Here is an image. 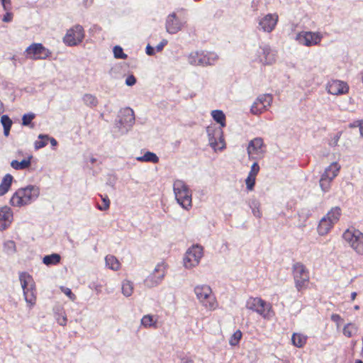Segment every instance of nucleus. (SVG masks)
<instances>
[{
	"instance_id": "nucleus-1",
	"label": "nucleus",
	"mask_w": 363,
	"mask_h": 363,
	"mask_svg": "<svg viewBox=\"0 0 363 363\" xmlns=\"http://www.w3.org/2000/svg\"><path fill=\"white\" fill-rule=\"evenodd\" d=\"M214 121L220 125V128L216 126H208L206 131L208 136L210 146L215 150H223L225 147L223 135V128L225 127V116L222 111L214 110L211 112Z\"/></svg>"
},
{
	"instance_id": "nucleus-2",
	"label": "nucleus",
	"mask_w": 363,
	"mask_h": 363,
	"mask_svg": "<svg viewBox=\"0 0 363 363\" xmlns=\"http://www.w3.org/2000/svg\"><path fill=\"white\" fill-rule=\"evenodd\" d=\"M40 195V189L34 185H28L25 188L18 189L10 200L11 206L21 207L30 204Z\"/></svg>"
},
{
	"instance_id": "nucleus-3",
	"label": "nucleus",
	"mask_w": 363,
	"mask_h": 363,
	"mask_svg": "<svg viewBox=\"0 0 363 363\" xmlns=\"http://www.w3.org/2000/svg\"><path fill=\"white\" fill-rule=\"evenodd\" d=\"M19 279L23 291V296L28 306L32 308L36 303V289L33 277L27 272H21Z\"/></svg>"
},
{
	"instance_id": "nucleus-4",
	"label": "nucleus",
	"mask_w": 363,
	"mask_h": 363,
	"mask_svg": "<svg viewBox=\"0 0 363 363\" xmlns=\"http://www.w3.org/2000/svg\"><path fill=\"white\" fill-rule=\"evenodd\" d=\"M291 272L296 290L302 292L307 289L310 282V273L306 267L301 262H295L292 265Z\"/></svg>"
},
{
	"instance_id": "nucleus-5",
	"label": "nucleus",
	"mask_w": 363,
	"mask_h": 363,
	"mask_svg": "<svg viewBox=\"0 0 363 363\" xmlns=\"http://www.w3.org/2000/svg\"><path fill=\"white\" fill-rule=\"evenodd\" d=\"M175 199L184 209L189 210L192 206V195L188 186L182 180H176L174 183Z\"/></svg>"
},
{
	"instance_id": "nucleus-6",
	"label": "nucleus",
	"mask_w": 363,
	"mask_h": 363,
	"mask_svg": "<svg viewBox=\"0 0 363 363\" xmlns=\"http://www.w3.org/2000/svg\"><path fill=\"white\" fill-rule=\"evenodd\" d=\"M194 293L198 300L206 309L214 311L218 308V301L210 286L207 285L196 286L194 288Z\"/></svg>"
},
{
	"instance_id": "nucleus-7",
	"label": "nucleus",
	"mask_w": 363,
	"mask_h": 363,
	"mask_svg": "<svg viewBox=\"0 0 363 363\" xmlns=\"http://www.w3.org/2000/svg\"><path fill=\"white\" fill-rule=\"evenodd\" d=\"M345 242L359 255H363V233L354 227L347 228L342 234Z\"/></svg>"
},
{
	"instance_id": "nucleus-8",
	"label": "nucleus",
	"mask_w": 363,
	"mask_h": 363,
	"mask_svg": "<svg viewBox=\"0 0 363 363\" xmlns=\"http://www.w3.org/2000/svg\"><path fill=\"white\" fill-rule=\"evenodd\" d=\"M246 308L264 319H270L274 315L272 305L259 297H250L246 301Z\"/></svg>"
},
{
	"instance_id": "nucleus-9",
	"label": "nucleus",
	"mask_w": 363,
	"mask_h": 363,
	"mask_svg": "<svg viewBox=\"0 0 363 363\" xmlns=\"http://www.w3.org/2000/svg\"><path fill=\"white\" fill-rule=\"evenodd\" d=\"M85 36L83 27L80 25H74L67 30L63 38V42L68 46H75L81 43Z\"/></svg>"
},
{
	"instance_id": "nucleus-10",
	"label": "nucleus",
	"mask_w": 363,
	"mask_h": 363,
	"mask_svg": "<svg viewBox=\"0 0 363 363\" xmlns=\"http://www.w3.org/2000/svg\"><path fill=\"white\" fill-rule=\"evenodd\" d=\"M25 54L27 58L38 60L48 58L52 52L43 46V44L34 43L26 49Z\"/></svg>"
},
{
	"instance_id": "nucleus-11",
	"label": "nucleus",
	"mask_w": 363,
	"mask_h": 363,
	"mask_svg": "<svg viewBox=\"0 0 363 363\" xmlns=\"http://www.w3.org/2000/svg\"><path fill=\"white\" fill-rule=\"evenodd\" d=\"M203 247L200 245H193L186 252L184 257V265L186 268L191 269L196 267L200 262L203 257Z\"/></svg>"
},
{
	"instance_id": "nucleus-12",
	"label": "nucleus",
	"mask_w": 363,
	"mask_h": 363,
	"mask_svg": "<svg viewBox=\"0 0 363 363\" xmlns=\"http://www.w3.org/2000/svg\"><path fill=\"white\" fill-rule=\"evenodd\" d=\"M273 97L271 94L259 95L252 104L250 111L254 115H259L267 111L272 103Z\"/></svg>"
},
{
	"instance_id": "nucleus-13",
	"label": "nucleus",
	"mask_w": 363,
	"mask_h": 363,
	"mask_svg": "<svg viewBox=\"0 0 363 363\" xmlns=\"http://www.w3.org/2000/svg\"><path fill=\"white\" fill-rule=\"evenodd\" d=\"M322 38V35L318 32L301 31L296 35L298 43L307 47L319 44Z\"/></svg>"
},
{
	"instance_id": "nucleus-14",
	"label": "nucleus",
	"mask_w": 363,
	"mask_h": 363,
	"mask_svg": "<svg viewBox=\"0 0 363 363\" xmlns=\"http://www.w3.org/2000/svg\"><path fill=\"white\" fill-rule=\"evenodd\" d=\"M265 147L262 138H255L250 140L247 148L249 157L255 160L262 158L265 152Z\"/></svg>"
},
{
	"instance_id": "nucleus-15",
	"label": "nucleus",
	"mask_w": 363,
	"mask_h": 363,
	"mask_svg": "<svg viewBox=\"0 0 363 363\" xmlns=\"http://www.w3.org/2000/svg\"><path fill=\"white\" fill-rule=\"evenodd\" d=\"M166 269L167 265L164 262L157 264L153 272L145 279V285L152 287L160 283L165 276Z\"/></svg>"
},
{
	"instance_id": "nucleus-16",
	"label": "nucleus",
	"mask_w": 363,
	"mask_h": 363,
	"mask_svg": "<svg viewBox=\"0 0 363 363\" xmlns=\"http://www.w3.org/2000/svg\"><path fill=\"white\" fill-rule=\"evenodd\" d=\"M326 89L330 94L342 95L348 93L349 86L345 82L338 79H332L328 82Z\"/></svg>"
},
{
	"instance_id": "nucleus-17",
	"label": "nucleus",
	"mask_w": 363,
	"mask_h": 363,
	"mask_svg": "<svg viewBox=\"0 0 363 363\" xmlns=\"http://www.w3.org/2000/svg\"><path fill=\"white\" fill-rule=\"evenodd\" d=\"M257 55L259 62L263 65H271L275 62V54L268 45L260 47Z\"/></svg>"
},
{
	"instance_id": "nucleus-18",
	"label": "nucleus",
	"mask_w": 363,
	"mask_h": 363,
	"mask_svg": "<svg viewBox=\"0 0 363 363\" xmlns=\"http://www.w3.org/2000/svg\"><path fill=\"white\" fill-rule=\"evenodd\" d=\"M182 23L177 18L175 13L169 14L166 20V30L170 34H175L181 30Z\"/></svg>"
},
{
	"instance_id": "nucleus-19",
	"label": "nucleus",
	"mask_w": 363,
	"mask_h": 363,
	"mask_svg": "<svg viewBox=\"0 0 363 363\" xmlns=\"http://www.w3.org/2000/svg\"><path fill=\"white\" fill-rule=\"evenodd\" d=\"M13 212L8 206L0 208V230H6L12 223Z\"/></svg>"
},
{
	"instance_id": "nucleus-20",
	"label": "nucleus",
	"mask_w": 363,
	"mask_h": 363,
	"mask_svg": "<svg viewBox=\"0 0 363 363\" xmlns=\"http://www.w3.org/2000/svg\"><path fill=\"white\" fill-rule=\"evenodd\" d=\"M278 18L277 14H267L259 21V25L264 31L270 33L275 28Z\"/></svg>"
},
{
	"instance_id": "nucleus-21",
	"label": "nucleus",
	"mask_w": 363,
	"mask_h": 363,
	"mask_svg": "<svg viewBox=\"0 0 363 363\" xmlns=\"http://www.w3.org/2000/svg\"><path fill=\"white\" fill-rule=\"evenodd\" d=\"M201 66L213 65L218 60V56L213 52H200Z\"/></svg>"
},
{
	"instance_id": "nucleus-22",
	"label": "nucleus",
	"mask_w": 363,
	"mask_h": 363,
	"mask_svg": "<svg viewBox=\"0 0 363 363\" xmlns=\"http://www.w3.org/2000/svg\"><path fill=\"white\" fill-rule=\"evenodd\" d=\"M334 224L330 221L325 216L320 220L317 228V230L320 235H325L328 234L330 230L333 228Z\"/></svg>"
},
{
	"instance_id": "nucleus-23",
	"label": "nucleus",
	"mask_w": 363,
	"mask_h": 363,
	"mask_svg": "<svg viewBox=\"0 0 363 363\" xmlns=\"http://www.w3.org/2000/svg\"><path fill=\"white\" fill-rule=\"evenodd\" d=\"M340 169V165L335 162L330 164L324 171L323 175L332 181L337 176Z\"/></svg>"
},
{
	"instance_id": "nucleus-24",
	"label": "nucleus",
	"mask_w": 363,
	"mask_h": 363,
	"mask_svg": "<svg viewBox=\"0 0 363 363\" xmlns=\"http://www.w3.org/2000/svg\"><path fill=\"white\" fill-rule=\"evenodd\" d=\"M106 265L110 269L118 271L121 267V264L119 260L112 255H108L105 257Z\"/></svg>"
},
{
	"instance_id": "nucleus-25",
	"label": "nucleus",
	"mask_w": 363,
	"mask_h": 363,
	"mask_svg": "<svg viewBox=\"0 0 363 363\" xmlns=\"http://www.w3.org/2000/svg\"><path fill=\"white\" fill-rule=\"evenodd\" d=\"M13 177L10 174H6L0 184V196L6 194L12 184Z\"/></svg>"
},
{
	"instance_id": "nucleus-26",
	"label": "nucleus",
	"mask_w": 363,
	"mask_h": 363,
	"mask_svg": "<svg viewBox=\"0 0 363 363\" xmlns=\"http://www.w3.org/2000/svg\"><path fill=\"white\" fill-rule=\"evenodd\" d=\"M307 336L301 333H294L291 337L292 344L299 348L303 347L307 342Z\"/></svg>"
},
{
	"instance_id": "nucleus-27",
	"label": "nucleus",
	"mask_w": 363,
	"mask_h": 363,
	"mask_svg": "<svg viewBox=\"0 0 363 363\" xmlns=\"http://www.w3.org/2000/svg\"><path fill=\"white\" fill-rule=\"evenodd\" d=\"M138 162H152L156 164L159 162V157L152 152H146L144 155L136 157Z\"/></svg>"
},
{
	"instance_id": "nucleus-28",
	"label": "nucleus",
	"mask_w": 363,
	"mask_h": 363,
	"mask_svg": "<svg viewBox=\"0 0 363 363\" xmlns=\"http://www.w3.org/2000/svg\"><path fill=\"white\" fill-rule=\"evenodd\" d=\"M31 158L32 156H29L28 158L24 159L21 162H18V160H13L11 162V166L16 170L27 169L30 165Z\"/></svg>"
},
{
	"instance_id": "nucleus-29",
	"label": "nucleus",
	"mask_w": 363,
	"mask_h": 363,
	"mask_svg": "<svg viewBox=\"0 0 363 363\" xmlns=\"http://www.w3.org/2000/svg\"><path fill=\"white\" fill-rule=\"evenodd\" d=\"M341 216V209L339 207H334L330 209V211L325 216L326 218L333 222L335 225L340 219Z\"/></svg>"
},
{
	"instance_id": "nucleus-30",
	"label": "nucleus",
	"mask_w": 363,
	"mask_h": 363,
	"mask_svg": "<svg viewBox=\"0 0 363 363\" xmlns=\"http://www.w3.org/2000/svg\"><path fill=\"white\" fill-rule=\"evenodd\" d=\"M61 257L59 254L53 253L50 255H46L43 259V262L47 266L56 265L60 263Z\"/></svg>"
},
{
	"instance_id": "nucleus-31",
	"label": "nucleus",
	"mask_w": 363,
	"mask_h": 363,
	"mask_svg": "<svg viewBox=\"0 0 363 363\" xmlns=\"http://www.w3.org/2000/svg\"><path fill=\"white\" fill-rule=\"evenodd\" d=\"M358 328L354 323H349L346 324L342 330L343 335L347 337H352L357 333Z\"/></svg>"
},
{
	"instance_id": "nucleus-32",
	"label": "nucleus",
	"mask_w": 363,
	"mask_h": 363,
	"mask_svg": "<svg viewBox=\"0 0 363 363\" xmlns=\"http://www.w3.org/2000/svg\"><path fill=\"white\" fill-rule=\"evenodd\" d=\"M141 324L145 328H157V320H154L153 316L151 315H144L141 319Z\"/></svg>"
},
{
	"instance_id": "nucleus-33",
	"label": "nucleus",
	"mask_w": 363,
	"mask_h": 363,
	"mask_svg": "<svg viewBox=\"0 0 363 363\" xmlns=\"http://www.w3.org/2000/svg\"><path fill=\"white\" fill-rule=\"evenodd\" d=\"M1 122L4 127V135L6 136H8L9 135V132H10L12 123H13L12 121L8 116L3 115L1 118Z\"/></svg>"
},
{
	"instance_id": "nucleus-34",
	"label": "nucleus",
	"mask_w": 363,
	"mask_h": 363,
	"mask_svg": "<svg viewBox=\"0 0 363 363\" xmlns=\"http://www.w3.org/2000/svg\"><path fill=\"white\" fill-rule=\"evenodd\" d=\"M188 62L194 66H201L200 52H191L188 56Z\"/></svg>"
},
{
	"instance_id": "nucleus-35",
	"label": "nucleus",
	"mask_w": 363,
	"mask_h": 363,
	"mask_svg": "<svg viewBox=\"0 0 363 363\" xmlns=\"http://www.w3.org/2000/svg\"><path fill=\"white\" fill-rule=\"evenodd\" d=\"M122 292L125 296H130L133 292V284L129 280H125L122 284Z\"/></svg>"
},
{
	"instance_id": "nucleus-36",
	"label": "nucleus",
	"mask_w": 363,
	"mask_h": 363,
	"mask_svg": "<svg viewBox=\"0 0 363 363\" xmlns=\"http://www.w3.org/2000/svg\"><path fill=\"white\" fill-rule=\"evenodd\" d=\"M83 101L86 106L91 107H95L98 104L97 98L95 96L89 94H86L84 95Z\"/></svg>"
},
{
	"instance_id": "nucleus-37",
	"label": "nucleus",
	"mask_w": 363,
	"mask_h": 363,
	"mask_svg": "<svg viewBox=\"0 0 363 363\" xmlns=\"http://www.w3.org/2000/svg\"><path fill=\"white\" fill-rule=\"evenodd\" d=\"M49 138L48 135H40L38 140L35 142V148L36 150L41 149L48 145Z\"/></svg>"
},
{
	"instance_id": "nucleus-38",
	"label": "nucleus",
	"mask_w": 363,
	"mask_h": 363,
	"mask_svg": "<svg viewBox=\"0 0 363 363\" xmlns=\"http://www.w3.org/2000/svg\"><path fill=\"white\" fill-rule=\"evenodd\" d=\"M331 182H332L331 179H330L325 177H323V174L321 175L319 183H320V186L323 191L326 192L330 190V186H331Z\"/></svg>"
},
{
	"instance_id": "nucleus-39",
	"label": "nucleus",
	"mask_w": 363,
	"mask_h": 363,
	"mask_svg": "<svg viewBox=\"0 0 363 363\" xmlns=\"http://www.w3.org/2000/svg\"><path fill=\"white\" fill-rule=\"evenodd\" d=\"M242 332L240 330H236L229 340V344L232 346H236L239 344L242 338Z\"/></svg>"
},
{
	"instance_id": "nucleus-40",
	"label": "nucleus",
	"mask_w": 363,
	"mask_h": 363,
	"mask_svg": "<svg viewBox=\"0 0 363 363\" xmlns=\"http://www.w3.org/2000/svg\"><path fill=\"white\" fill-rule=\"evenodd\" d=\"M100 196L101 197V199H102V201H103V205H99L98 204L97 205V208L100 211H106L110 207V204H111V201H110V199H108V196H102V195H100Z\"/></svg>"
},
{
	"instance_id": "nucleus-41",
	"label": "nucleus",
	"mask_w": 363,
	"mask_h": 363,
	"mask_svg": "<svg viewBox=\"0 0 363 363\" xmlns=\"http://www.w3.org/2000/svg\"><path fill=\"white\" fill-rule=\"evenodd\" d=\"M113 55L117 59L125 60L127 58V55L123 52V48L118 45L113 48Z\"/></svg>"
},
{
	"instance_id": "nucleus-42",
	"label": "nucleus",
	"mask_w": 363,
	"mask_h": 363,
	"mask_svg": "<svg viewBox=\"0 0 363 363\" xmlns=\"http://www.w3.org/2000/svg\"><path fill=\"white\" fill-rule=\"evenodd\" d=\"M34 118H35L34 113L24 114L22 118V124L23 125H30L31 121L34 119Z\"/></svg>"
},
{
	"instance_id": "nucleus-43",
	"label": "nucleus",
	"mask_w": 363,
	"mask_h": 363,
	"mask_svg": "<svg viewBox=\"0 0 363 363\" xmlns=\"http://www.w3.org/2000/svg\"><path fill=\"white\" fill-rule=\"evenodd\" d=\"M255 180H256V177H252V176H250L248 174L246 180H245V183H246V185H247V188L249 189V190H252L254 186H255Z\"/></svg>"
},
{
	"instance_id": "nucleus-44",
	"label": "nucleus",
	"mask_w": 363,
	"mask_h": 363,
	"mask_svg": "<svg viewBox=\"0 0 363 363\" xmlns=\"http://www.w3.org/2000/svg\"><path fill=\"white\" fill-rule=\"evenodd\" d=\"M259 171V166L257 162H254L251 167L249 175L256 177Z\"/></svg>"
},
{
	"instance_id": "nucleus-45",
	"label": "nucleus",
	"mask_w": 363,
	"mask_h": 363,
	"mask_svg": "<svg viewBox=\"0 0 363 363\" xmlns=\"http://www.w3.org/2000/svg\"><path fill=\"white\" fill-rule=\"evenodd\" d=\"M61 291L68 296L70 300L74 301L76 299V296L72 293V290L69 288L67 287H61Z\"/></svg>"
},
{
	"instance_id": "nucleus-46",
	"label": "nucleus",
	"mask_w": 363,
	"mask_h": 363,
	"mask_svg": "<svg viewBox=\"0 0 363 363\" xmlns=\"http://www.w3.org/2000/svg\"><path fill=\"white\" fill-rule=\"evenodd\" d=\"M136 83V78L133 75H129L125 79L128 86H133Z\"/></svg>"
},
{
	"instance_id": "nucleus-47",
	"label": "nucleus",
	"mask_w": 363,
	"mask_h": 363,
	"mask_svg": "<svg viewBox=\"0 0 363 363\" xmlns=\"http://www.w3.org/2000/svg\"><path fill=\"white\" fill-rule=\"evenodd\" d=\"M1 1L5 11H10L11 9V0H1Z\"/></svg>"
},
{
	"instance_id": "nucleus-48",
	"label": "nucleus",
	"mask_w": 363,
	"mask_h": 363,
	"mask_svg": "<svg viewBox=\"0 0 363 363\" xmlns=\"http://www.w3.org/2000/svg\"><path fill=\"white\" fill-rule=\"evenodd\" d=\"M13 19V13H11L9 11H6V13L3 17V21L4 22H10Z\"/></svg>"
},
{
	"instance_id": "nucleus-49",
	"label": "nucleus",
	"mask_w": 363,
	"mask_h": 363,
	"mask_svg": "<svg viewBox=\"0 0 363 363\" xmlns=\"http://www.w3.org/2000/svg\"><path fill=\"white\" fill-rule=\"evenodd\" d=\"M57 320L60 325H65L67 324V317L65 315L57 318Z\"/></svg>"
},
{
	"instance_id": "nucleus-50",
	"label": "nucleus",
	"mask_w": 363,
	"mask_h": 363,
	"mask_svg": "<svg viewBox=\"0 0 363 363\" xmlns=\"http://www.w3.org/2000/svg\"><path fill=\"white\" fill-rule=\"evenodd\" d=\"M331 320L333 322L338 323L339 321L342 320V318H341V316L339 314L335 313V314H332Z\"/></svg>"
},
{
	"instance_id": "nucleus-51",
	"label": "nucleus",
	"mask_w": 363,
	"mask_h": 363,
	"mask_svg": "<svg viewBox=\"0 0 363 363\" xmlns=\"http://www.w3.org/2000/svg\"><path fill=\"white\" fill-rule=\"evenodd\" d=\"M167 41L163 40L159 45H157L156 49L158 52L162 51L163 48L167 45Z\"/></svg>"
},
{
	"instance_id": "nucleus-52",
	"label": "nucleus",
	"mask_w": 363,
	"mask_h": 363,
	"mask_svg": "<svg viewBox=\"0 0 363 363\" xmlns=\"http://www.w3.org/2000/svg\"><path fill=\"white\" fill-rule=\"evenodd\" d=\"M126 111H128V114H130V118L129 120L130 122H133L135 121V115H134V111L133 109L128 108L126 109Z\"/></svg>"
},
{
	"instance_id": "nucleus-53",
	"label": "nucleus",
	"mask_w": 363,
	"mask_h": 363,
	"mask_svg": "<svg viewBox=\"0 0 363 363\" xmlns=\"http://www.w3.org/2000/svg\"><path fill=\"white\" fill-rule=\"evenodd\" d=\"M360 123H362V120L355 121L353 123H351L349 124V128H356V127H359V125H357V124H359Z\"/></svg>"
},
{
	"instance_id": "nucleus-54",
	"label": "nucleus",
	"mask_w": 363,
	"mask_h": 363,
	"mask_svg": "<svg viewBox=\"0 0 363 363\" xmlns=\"http://www.w3.org/2000/svg\"><path fill=\"white\" fill-rule=\"evenodd\" d=\"M146 53L148 55H152L155 53L154 48L148 45L146 47Z\"/></svg>"
},
{
	"instance_id": "nucleus-55",
	"label": "nucleus",
	"mask_w": 363,
	"mask_h": 363,
	"mask_svg": "<svg viewBox=\"0 0 363 363\" xmlns=\"http://www.w3.org/2000/svg\"><path fill=\"white\" fill-rule=\"evenodd\" d=\"M342 132L340 131V132L337 133V134L335 136V138H334L335 145H336L337 144V143L342 135Z\"/></svg>"
},
{
	"instance_id": "nucleus-56",
	"label": "nucleus",
	"mask_w": 363,
	"mask_h": 363,
	"mask_svg": "<svg viewBox=\"0 0 363 363\" xmlns=\"http://www.w3.org/2000/svg\"><path fill=\"white\" fill-rule=\"evenodd\" d=\"M359 133L362 138H363V120H362V123H359Z\"/></svg>"
},
{
	"instance_id": "nucleus-57",
	"label": "nucleus",
	"mask_w": 363,
	"mask_h": 363,
	"mask_svg": "<svg viewBox=\"0 0 363 363\" xmlns=\"http://www.w3.org/2000/svg\"><path fill=\"white\" fill-rule=\"evenodd\" d=\"M223 11L222 10H218L216 12L214 16L215 17H220L223 15Z\"/></svg>"
},
{
	"instance_id": "nucleus-58",
	"label": "nucleus",
	"mask_w": 363,
	"mask_h": 363,
	"mask_svg": "<svg viewBox=\"0 0 363 363\" xmlns=\"http://www.w3.org/2000/svg\"><path fill=\"white\" fill-rule=\"evenodd\" d=\"M49 140H50V143L52 145H57V141L55 138H49Z\"/></svg>"
},
{
	"instance_id": "nucleus-59",
	"label": "nucleus",
	"mask_w": 363,
	"mask_h": 363,
	"mask_svg": "<svg viewBox=\"0 0 363 363\" xmlns=\"http://www.w3.org/2000/svg\"><path fill=\"white\" fill-rule=\"evenodd\" d=\"M357 296V292H352L351 294V299L352 301H354L356 298Z\"/></svg>"
},
{
	"instance_id": "nucleus-60",
	"label": "nucleus",
	"mask_w": 363,
	"mask_h": 363,
	"mask_svg": "<svg viewBox=\"0 0 363 363\" xmlns=\"http://www.w3.org/2000/svg\"><path fill=\"white\" fill-rule=\"evenodd\" d=\"M254 215L259 218L261 216V213L259 212V210H257V211H254Z\"/></svg>"
},
{
	"instance_id": "nucleus-61",
	"label": "nucleus",
	"mask_w": 363,
	"mask_h": 363,
	"mask_svg": "<svg viewBox=\"0 0 363 363\" xmlns=\"http://www.w3.org/2000/svg\"><path fill=\"white\" fill-rule=\"evenodd\" d=\"M7 245H9V246H12V247H14V245H15L14 242H13V241H9L7 242Z\"/></svg>"
},
{
	"instance_id": "nucleus-62",
	"label": "nucleus",
	"mask_w": 363,
	"mask_h": 363,
	"mask_svg": "<svg viewBox=\"0 0 363 363\" xmlns=\"http://www.w3.org/2000/svg\"><path fill=\"white\" fill-rule=\"evenodd\" d=\"M355 363H363V362L362 360H357Z\"/></svg>"
},
{
	"instance_id": "nucleus-63",
	"label": "nucleus",
	"mask_w": 363,
	"mask_h": 363,
	"mask_svg": "<svg viewBox=\"0 0 363 363\" xmlns=\"http://www.w3.org/2000/svg\"><path fill=\"white\" fill-rule=\"evenodd\" d=\"M359 308V306H354V309H355V310H358Z\"/></svg>"
}]
</instances>
